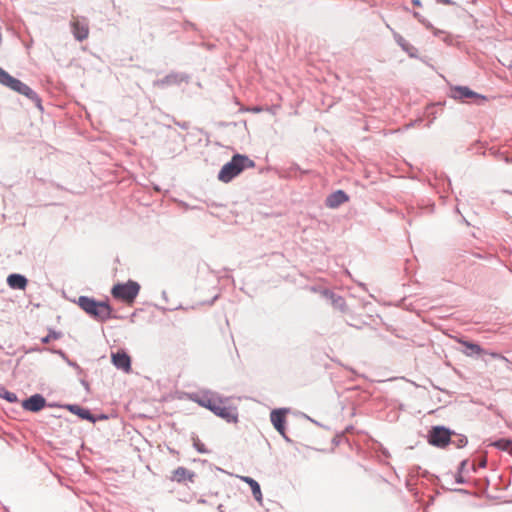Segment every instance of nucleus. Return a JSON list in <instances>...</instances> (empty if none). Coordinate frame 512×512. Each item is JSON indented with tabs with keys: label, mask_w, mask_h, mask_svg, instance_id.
<instances>
[{
	"label": "nucleus",
	"mask_w": 512,
	"mask_h": 512,
	"mask_svg": "<svg viewBox=\"0 0 512 512\" xmlns=\"http://www.w3.org/2000/svg\"><path fill=\"white\" fill-rule=\"evenodd\" d=\"M195 401L229 423L238 421L237 408L229 403L228 398H222L214 393H205L198 396Z\"/></svg>",
	"instance_id": "nucleus-1"
},
{
	"label": "nucleus",
	"mask_w": 512,
	"mask_h": 512,
	"mask_svg": "<svg viewBox=\"0 0 512 512\" xmlns=\"http://www.w3.org/2000/svg\"><path fill=\"white\" fill-rule=\"evenodd\" d=\"M254 166V161L251 160L249 157L241 154H236L232 157L230 162L226 163L221 168L218 174V179L221 182L228 183L245 169L254 168Z\"/></svg>",
	"instance_id": "nucleus-2"
},
{
	"label": "nucleus",
	"mask_w": 512,
	"mask_h": 512,
	"mask_svg": "<svg viewBox=\"0 0 512 512\" xmlns=\"http://www.w3.org/2000/svg\"><path fill=\"white\" fill-rule=\"evenodd\" d=\"M78 304L87 314L97 320L105 321L111 317L112 309L108 302H98L92 298L81 296Z\"/></svg>",
	"instance_id": "nucleus-3"
},
{
	"label": "nucleus",
	"mask_w": 512,
	"mask_h": 512,
	"mask_svg": "<svg viewBox=\"0 0 512 512\" xmlns=\"http://www.w3.org/2000/svg\"><path fill=\"white\" fill-rule=\"evenodd\" d=\"M140 291V285L132 280L126 283H117L111 290L112 296L126 304H133Z\"/></svg>",
	"instance_id": "nucleus-4"
},
{
	"label": "nucleus",
	"mask_w": 512,
	"mask_h": 512,
	"mask_svg": "<svg viewBox=\"0 0 512 512\" xmlns=\"http://www.w3.org/2000/svg\"><path fill=\"white\" fill-rule=\"evenodd\" d=\"M0 83L11 88L12 90L25 95L29 98H33L34 92L26 84L20 80L9 75L5 70L0 67Z\"/></svg>",
	"instance_id": "nucleus-5"
},
{
	"label": "nucleus",
	"mask_w": 512,
	"mask_h": 512,
	"mask_svg": "<svg viewBox=\"0 0 512 512\" xmlns=\"http://www.w3.org/2000/svg\"><path fill=\"white\" fill-rule=\"evenodd\" d=\"M451 433L444 427H433L429 434V443L437 447H445L450 442Z\"/></svg>",
	"instance_id": "nucleus-6"
},
{
	"label": "nucleus",
	"mask_w": 512,
	"mask_h": 512,
	"mask_svg": "<svg viewBox=\"0 0 512 512\" xmlns=\"http://www.w3.org/2000/svg\"><path fill=\"white\" fill-rule=\"evenodd\" d=\"M113 365L126 373L131 371V358L124 351H117L111 355Z\"/></svg>",
	"instance_id": "nucleus-7"
},
{
	"label": "nucleus",
	"mask_w": 512,
	"mask_h": 512,
	"mask_svg": "<svg viewBox=\"0 0 512 512\" xmlns=\"http://www.w3.org/2000/svg\"><path fill=\"white\" fill-rule=\"evenodd\" d=\"M71 27L73 35L77 40L83 41L87 39L89 35V27L86 20L75 18L71 22Z\"/></svg>",
	"instance_id": "nucleus-8"
},
{
	"label": "nucleus",
	"mask_w": 512,
	"mask_h": 512,
	"mask_svg": "<svg viewBox=\"0 0 512 512\" xmlns=\"http://www.w3.org/2000/svg\"><path fill=\"white\" fill-rule=\"evenodd\" d=\"M45 404V399L41 395L36 394L23 402V408L28 411L37 412L44 408Z\"/></svg>",
	"instance_id": "nucleus-9"
},
{
	"label": "nucleus",
	"mask_w": 512,
	"mask_h": 512,
	"mask_svg": "<svg viewBox=\"0 0 512 512\" xmlns=\"http://www.w3.org/2000/svg\"><path fill=\"white\" fill-rule=\"evenodd\" d=\"M349 200L348 195L342 191L337 190L336 192L330 194L326 199V205L330 208H336L343 203H346Z\"/></svg>",
	"instance_id": "nucleus-10"
},
{
	"label": "nucleus",
	"mask_w": 512,
	"mask_h": 512,
	"mask_svg": "<svg viewBox=\"0 0 512 512\" xmlns=\"http://www.w3.org/2000/svg\"><path fill=\"white\" fill-rule=\"evenodd\" d=\"M454 97L459 99L474 98L480 101H486V97L477 94L468 87L459 86L453 89Z\"/></svg>",
	"instance_id": "nucleus-11"
},
{
	"label": "nucleus",
	"mask_w": 512,
	"mask_h": 512,
	"mask_svg": "<svg viewBox=\"0 0 512 512\" xmlns=\"http://www.w3.org/2000/svg\"><path fill=\"white\" fill-rule=\"evenodd\" d=\"M271 422L275 429L282 435L285 432V414L280 410L272 411L271 413Z\"/></svg>",
	"instance_id": "nucleus-12"
},
{
	"label": "nucleus",
	"mask_w": 512,
	"mask_h": 512,
	"mask_svg": "<svg viewBox=\"0 0 512 512\" xmlns=\"http://www.w3.org/2000/svg\"><path fill=\"white\" fill-rule=\"evenodd\" d=\"M172 474V480L176 482H183L185 480L192 482L194 478V473L184 467L176 468Z\"/></svg>",
	"instance_id": "nucleus-13"
},
{
	"label": "nucleus",
	"mask_w": 512,
	"mask_h": 512,
	"mask_svg": "<svg viewBox=\"0 0 512 512\" xmlns=\"http://www.w3.org/2000/svg\"><path fill=\"white\" fill-rule=\"evenodd\" d=\"M8 285L13 289H25L27 286V279L20 274H11L7 278Z\"/></svg>",
	"instance_id": "nucleus-14"
},
{
	"label": "nucleus",
	"mask_w": 512,
	"mask_h": 512,
	"mask_svg": "<svg viewBox=\"0 0 512 512\" xmlns=\"http://www.w3.org/2000/svg\"><path fill=\"white\" fill-rule=\"evenodd\" d=\"M240 478L242 481H244L245 483H247L250 486L254 498L258 502L261 503L262 502V493H261L260 485L258 484V482L248 476H242Z\"/></svg>",
	"instance_id": "nucleus-15"
},
{
	"label": "nucleus",
	"mask_w": 512,
	"mask_h": 512,
	"mask_svg": "<svg viewBox=\"0 0 512 512\" xmlns=\"http://www.w3.org/2000/svg\"><path fill=\"white\" fill-rule=\"evenodd\" d=\"M459 343L462 344L466 348V350L463 351V353L468 357H470L474 354L481 355L484 353V350L476 343H472V342L465 341V340H459Z\"/></svg>",
	"instance_id": "nucleus-16"
},
{
	"label": "nucleus",
	"mask_w": 512,
	"mask_h": 512,
	"mask_svg": "<svg viewBox=\"0 0 512 512\" xmlns=\"http://www.w3.org/2000/svg\"><path fill=\"white\" fill-rule=\"evenodd\" d=\"M70 411L75 414H78L82 419H91L90 412L88 410L82 409L77 405L69 406Z\"/></svg>",
	"instance_id": "nucleus-17"
},
{
	"label": "nucleus",
	"mask_w": 512,
	"mask_h": 512,
	"mask_svg": "<svg viewBox=\"0 0 512 512\" xmlns=\"http://www.w3.org/2000/svg\"><path fill=\"white\" fill-rule=\"evenodd\" d=\"M494 446L504 451H512V441L501 439L494 443Z\"/></svg>",
	"instance_id": "nucleus-18"
},
{
	"label": "nucleus",
	"mask_w": 512,
	"mask_h": 512,
	"mask_svg": "<svg viewBox=\"0 0 512 512\" xmlns=\"http://www.w3.org/2000/svg\"><path fill=\"white\" fill-rule=\"evenodd\" d=\"M398 43L405 51L409 53L410 56H414V54L412 53V50H414V48L410 46L402 37L399 38Z\"/></svg>",
	"instance_id": "nucleus-19"
},
{
	"label": "nucleus",
	"mask_w": 512,
	"mask_h": 512,
	"mask_svg": "<svg viewBox=\"0 0 512 512\" xmlns=\"http://www.w3.org/2000/svg\"><path fill=\"white\" fill-rule=\"evenodd\" d=\"M398 43L405 51L409 53L410 56H414V54L412 53V50H414V48L410 46L402 37L399 38Z\"/></svg>",
	"instance_id": "nucleus-20"
},
{
	"label": "nucleus",
	"mask_w": 512,
	"mask_h": 512,
	"mask_svg": "<svg viewBox=\"0 0 512 512\" xmlns=\"http://www.w3.org/2000/svg\"><path fill=\"white\" fill-rule=\"evenodd\" d=\"M398 43L405 51L409 53L410 56H414V54L412 53V50H414V48L410 46L402 37L399 38Z\"/></svg>",
	"instance_id": "nucleus-21"
},
{
	"label": "nucleus",
	"mask_w": 512,
	"mask_h": 512,
	"mask_svg": "<svg viewBox=\"0 0 512 512\" xmlns=\"http://www.w3.org/2000/svg\"><path fill=\"white\" fill-rule=\"evenodd\" d=\"M1 390L4 392V394H1V396H3L4 398H6L9 402H15L17 401V396L16 394L12 393V392H8L6 391L4 388H1Z\"/></svg>",
	"instance_id": "nucleus-22"
},
{
	"label": "nucleus",
	"mask_w": 512,
	"mask_h": 512,
	"mask_svg": "<svg viewBox=\"0 0 512 512\" xmlns=\"http://www.w3.org/2000/svg\"><path fill=\"white\" fill-rule=\"evenodd\" d=\"M59 338V334L56 332L49 333L46 337L42 338L43 343H49L51 340H55Z\"/></svg>",
	"instance_id": "nucleus-23"
},
{
	"label": "nucleus",
	"mask_w": 512,
	"mask_h": 512,
	"mask_svg": "<svg viewBox=\"0 0 512 512\" xmlns=\"http://www.w3.org/2000/svg\"><path fill=\"white\" fill-rule=\"evenodd\" d=\"M438 3H441V4H445V5H449L451 4V1L450 0H436Z\"/></svg>",
	"instance_id": "nucleus-24"
},
{
	"label": "nucleus",
	"mask_w": 512,
	"mask_h": 512,
	"mask_svg": "<svg viewBox=\"0 0 512 512\" xmlns=\"http://www.w3.org/2000/svg\"><path fill=\"white\" fill-rule=\"evenodd\" d=\"M412 3H413L414 6H417V7L421 6V1L420 0H412Z\"/></svg>",
	"instance_id": "nucleus-25"
},
{
	"label": "nucleus",
	"mask_w": 512,
	"mask_h": 512,
	"mask_svg": "<svg viewBox=\"0 0 512 512\" xmlns=\"http://www.w3.org/2000/svg\"><path fill=\"white\" fill-rule=\"evenodd\" d=\"M489 355L492 356L493 358L499 357V354H497L495 352L489 353Z\"/></svg>",
	"instance_id": "nucleus-26"
},
{
	"label": "nucleus",
	"mask_w": 512,
	"mask_h": 512,
	"mask_svg": "<svg viewBox=\"0 0 512 512\" xmlns=\"http://www.w3.org/2000/svg\"><path fill=\"white\" fill-rule=\"evenodd\" d=\"M198 451L199 452H204V450L202 448H198Z\"/></svg>",
	"instance_id": "nucleus-27"
}]
</instances>
